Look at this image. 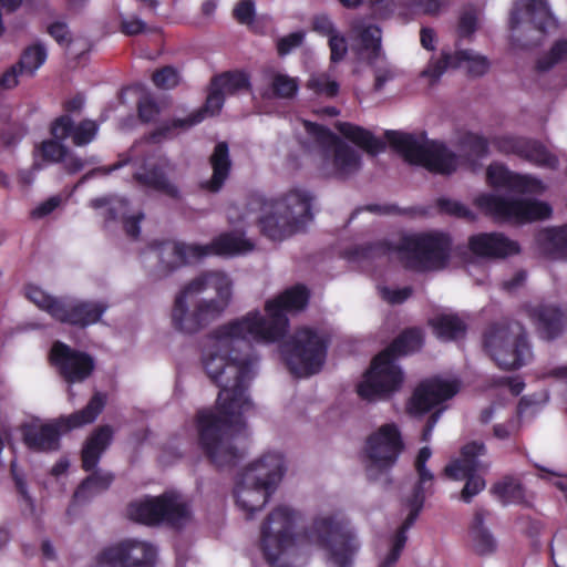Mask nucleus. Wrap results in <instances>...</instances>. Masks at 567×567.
Instances as JSON below:
<instances>
[{"instance_id": "nucleus-55", "label": "nucleus", "mask_w": 567, "mask_h": 567, "mask_svg": "<svg viewBox=\"0 0 567 567\" xmlns=\"http://www.w3.org/2000/svg\"><path fill=\"white\" fill-rule=\"evenodd\" d=\"M161 113L159 105L151 96H143L137 103V114L142 122H154Z\"/></svg>"}, {"instance_id": "nucleus-49", "label": "nucleus", "mask_w": 567, "mask_h": 567, "mask_svg": "<svg viewBox=\"0 0 567 567\" xmlns=\"http://www.w3.org/2000/svg\"><path fill=\"white\" fill-rule=\"evenodd\" d=\"M308 87L319 95L334 97L339 93L340 85L328 75L321 74L308 81Z\"/></svg>"}, {"instance_id": "nucleus-59", "label": "nucleus", "mask_w": 567, "mask_h": 567, "mask_svg": "<svg viewBox=\"0 0 567 567\" xmlns=\"http://www.w3.org/2000/svg\"><path fill=\"white\" fill-rule=\"evenodd\" d=\"M305 33L302 31H296L279 38L277 41V52L279 56L289 54L293 49L300 47L303 42Z\"/></svg>"}, {"instance_id": "nucleus-2", "label": "nucleus", "mask_w": 567, "mask_h": 567, "mask_svg": "<svg viewBox=\"0 0 567 567\" xmlns=\"http://www.w3.org/2000/svg\"><path fill=\"white\" fill-rule=\"evenodd\" d=\"M233 282L223 271H205L190 280L175 297L173 328L194 334L220 317L231 298Z\"/></svg>"}, {"instance_id": "nucleus-18", "label": "nucleus", "mask_w": 567, "mask_h": 567, "mask_svg": "<svg viewBox=\"0 0 567 567\" xmlns=\"http://www.w3.org/2000/svg\"><path fill=\"white\" fill-rule=\"evenodd\" d=\"M49 361L68 384L85 381L95 369V361L91 354L71 348L62 341L52 344Z\"/></svg>"}, {"instance_id": "nucleus-6", "label": "nucleus", "mask_w": 567, "mask_h": 567, "mask_svg": "<svg viewBox=\"0 0 567 567\" xmlns=\"http://www.w3.org/2000/svg\"><path fill=\"white\" fill-rule=\"evenodd\" d=\"M158 262L152 272L155 280L171 276L190 261L200 260L209 255L235 256L254 249V244L243 236L227 231L215 237L208 245L185 244L166 240L158 245Z\"/></svg>"}, {"instance_id": "nucleus-25", "label": "nucleus", "mask_w": 567, "mask_h": 567, "mask_svg": "<svg viewBox=\"0 0 567 567\" xmlns=\"http://www.w3.org/2000/svg\"><path fill=\"white\" fill-rule=\"evenodd\" d=\"M553 16L546 0H517L509 16V28L516 30L528 23L534 29L545 32L551 23Z\"/></svg>"}, {"instance_id": "nucleus-53", "label": "nucleus", "mask_w": 567, "mask_h": 567, "mask_svg": "<svg viewBox=\"0 0 567 567\" xmlns=\"http://www.w3.org/2000/svg\"><path fill=\"white\" fill-rule=\"evenodd\" d=\"M27 127L21 123H7L0 133L1 142L4 146H16L25 135Z\"/></svg>"}, {"instance_id": "nucleus-5", "label": "nucleus", "mask_w": 567, "mask_h": 567, "mask_svg": "<svg viewBox=\"0 0 567 567\" xmlns=\"http://www.w3.org/2000/svg\"><path fill=\"white\" fill-rule=\"evenodd\" d=\"M286 472L281 453L269 452L254 461L238 475L234 497L247 518L261 511Z\"/></svg>"}, {"instance_id": "nucleus-29", "label": "nucleus", "mask_w": 567, "mask_h": 567, "mask_svg": "<svg viewBox=\"0 0 567 567\" xmlns=\"http://www.w3.org/2000/svg\"><path fill=\"white\" fill-rule=\"evenodd\" d=\"M489 512L485 508H476L472 523L468 527V535L472 543L473 551L478 556H488L496 551L497 540L492 532L485 527V518Z\"/></svg>"}, {"instance_id": "nucleus-24", "label": "nucleus", "mask_w": 567, "mask_h": 567, "mask_svg": "<svg viewBox=\"0 0 567 567\" xmlns=\"http://www.w3.org/2000/svg\"><path fill=\"white\" fill-rule=\"evenodd\" d=\"M463 62L468 63V74L472 76H482L489 69V62L485 56L473 55L470 50H457L455 53L443 51L441 58L431 63L424 72L433 80H439L449 69L458 68Z\"/></svg>"}, {"instance_id": "nucleus-54", "label": "nucleus", "mask_w": 567, "mask_h": 567, "mask_svg": "<svg viewBox=\"0 0 567 567\" xmlns=\"http://www.w3.org/2000/svg\"><path fill=\"white\" fill-rule=\"evenodd\" d=\"M522 140L523 136L498 135L494 136L491 143L499 153L505 155L513 154L517 156Z\"/></svg>"}, {"instance_id": "nucleus-51", "label": "nucleus", "mask_w": 567, "mask_h": 567, "mask_svg": "<svg viewBox=\"0 0 567 567\" xmlns=\"http://www.w3.org/2000/svg\"><path fill=\"white\" fill-rule=\"evenodd\" d=\"M152 81L156 87L169 90L178 84L179 75L178 72L173 66L165 65L153 72Z\"/></svg>"}, {"instance_id": "nucleus-31", "label": "nucleus", "mask_w": 567, "mask_h": 567, "mask_svg": "<svg viewBox=\"0 0 567 567\" xmlns=\"http://www.w3.org/2000/svg\"><path fill=\"white\" fill-rule=\"evenodd\" d=\"M487 450L482 441H472L461 447L460 457L451 461L444 467L446 477H457L458 472H477L480 468V456H484Z\"/></svg>"}, {"instance_id": "nucleus-43", "label": "nucleus", "mask_w": 567, "mask_h": 567, "mask_svg": "<svg viewBox=\"0 0 567 567\" xmlns=\"http://www.w3.org/2000/svg\"><path fill=\"white\" fill-rule=\"evenodd\" d=\"M113 481L114 475L112 473H104L99 470H93V473L85 477L74 492V498H85L87 492L106 491Z\"/></svg>"}, {"instance_id": "nucleus-48", "label": "nucleus", "mask_w": 567, "mask_h": 567, "mask_svg": "<svg viewBox=\"0 0 567 567\" xmlns=\"http://www.w3.org/2000/svg\"><path fill=\"white\" fill-rule=\"evenodd\" d=\"M436 207L441 214L464 218L467 220L474 219V214L472 210L457 200L440 197L436 199Z\"/></svg>"}, {"instance_id": "nucleus-22", "label": "nucleus", "mask_w": 567, "mask_h": 567, "mask_svg": "<svg viewBox=\"0 0 567 567\" xmlns=\"http://www.w3.org/2000/svg\"><path fill=\"white\" fill-rule=\"evenodd\" d=\"M468 250L477 258L497 260L519 254L520 247L516 240L503 233H478L468 237Z\"/></svg>"}, {"instance_id": "nucleus-10", "label": "nucleus", "mask_w": 567, "mask_h": 567, "mask_svg": "<svg viewBox=\"0 0 567 567\" xmlns=\"http://www.w3.org/2000/svg\"><path fill=\"white\" fill-rule=\"evenodd\" d=\"M329 343L327 334L302 327L280 347V351L289 372L296 378H307L321 371Z\"/></svg>"}, {"instance_id": "nucleus-62", "label": "nucleus", "mask_w": 567, "mask_h": 567, "mask_svg": "<svg viewBox=\"0 0 567 567\" xmlns=\"http://www.w3.org/2000/svg\"><path fill=\"white\" fill-rule=\"evenodd\" d=\"M255 3L252 0H240L234 9V18L241 24H249L255 18Z\"/></svg>"}, {"instance_id": "nucleus-21", "label": "nucleus", "mask_w": 567, "mask_h": 567, "mask_svg": "<svg viewBox=\"0 0 567 567\" xmlns=\"http://www.w3.org/2000/svg\"><path fill=\"white\" fill-rule=\"evenodd\" d=\"M107 308L109 306L102 301L83 300L64 296L61 297V303L54 320L85 329L97 323Z\"/></svg>"}, {"instance_id": "nucleus-30", "label": "nucleus", "mask_w": 567, "mask_h": 567, "mask_svg": "<svg viewBox=\"0 0 567 567\" xmlns=\"http://www.w3.org/2000/svg\"><path fill=\"white\" fill-rule=\"evenodd\" d=\"M209 163L213 168L212 177L203 182L200 187L209 193H218L225 185L231 171L229 148L226 142L216 144L209 157Z\"/></svg>"}, {"instance_id": "nucleus-16", "label": "nucleus", "mask_w": 567, "mask_h": 567, "mask_svg": "<svg viewBox=\"0 0 567 567\" xmlns=\"http://www.w3.org/2000/svg\"><path fill=\"white\" fill-rule=\"evenodd\" d=\"M405 444L399 426L395 423H385L371 433L364 445L368 458L367 472L375 470L380 473L390 471L404 451Z\"/></svg>"}, {"instance_id": "nucleus-26", "label": "nucleus", "mask_w": 567, "mask_h": 567, "mask_svg": "<svg viewBox=\"0 0 567 567\" xmlns=\"http://www.w3.org/2000/svg\"><path fill=\"white\" fill-rule=\"evenodd\" d=\"M99 132V125L93 120H82L75 124L68 114L54 118L50 126L53 138L65 141L71 138L75 146H85L94 141Z\"/></svg>"}, {"instance_id": "nucleus-20", "label": "nucleus", "mask_w": 567, "mask_h": 567, "mask_svg": "<svg viewBox=\"0 0 567 567\" xmlns=\"http://www.w3.org/2000/svg\"><path fill=\"white\" fill-rule=\"evenodd\" d=\"M225 94L217 86L213 85L210 81L209 92L203 107L194 111L185 118H174L171 122L164 123L152 131L148 135V141L158 143L163 138L172 137L177 130H188L194 125L204 121L206 115H215L220 112L224 106Z\"/></svg>"}, {"instance_id": "nucleus-7", "label": "nucleus", "mask_w": 567, "mask_h": 567, "mask_svg": "<svg viewBox=\"0 0 567 567\" xmlns=\"http://www.w3.org/2000/svg\"><path fill=\"white\" fill-rule=\"evenodd\" d=\"M312 199L308 192L295 188L281 198L265 203L266 214L258 220L262 235L271 240H284L300 231L312 220Z\"/></svg>"}, {"instance_id": "nucleus-13", "label": "nucleus", "mask_w": 567, "mask_h": 567, "mask_svg": "<svg viewBox=\"0 0 567 567\" xmlns=\"http://www.w3.org/2000/svg\"><path fill=\"white\" fill-rule=\"evenodd\" d=\"M296 519L297 513L282 505L272 509L262 523L260 547L266 561L271 567H281L280 557L295 546Z\"/></svg>"}, {"instance_id": "nucleus-52", "label": "nucleus", "mask_w": 567, "mask_h": 567, "mask_svg": "<svg viewBox=\"0 0 567 567\" xmlns=\"http://www.w3.org/2000/svg\"><path fill=\"white\" fill-rule=\"evenodd\" d=\"M60 140H48L41 144V154L43 159L60 163L68 155V147L64 146Z\"/></svg>"}, {"instance_id": "nucleus-34", "label": "nucleus", "mask_w": 567, "mask_h": 567, "mask_svg": "<svg viewBox=\"0 0 567 567\" xmlns=\"http://www.w3.org/2000/svg\"><path fill=\"white\" fill-rule=\"evenodd\" d=\"M351 30L360 44L361 51L368 53L369 63H374L381 55V29L375 24L357 21L352 23Z\"/></svg>"}, {"instance_id": "nucleus-9", "label": "nucleus", "mask_w": 567, "mask_h": 567, "mask_svg": "<svg viewBox=\"0 0 567 567\" xmlns=\"http://www.w3.org/2000/svg\"><path fill=\"white\" fill-rule=\"evenodd\" d=\"M305 540L323 549L332 567H353L361 544L354 532L332 516L316 517L303 530Z\"/></svg>"}, {"instance_id": "nucleus-23", "label": "nucleus", "mask_w": 567, "mask_h": 567, "mask_svg": "<svg viewBox=\"0 0 567 567\" xmlns=\"http://www.w3.org/2000/svg\"><path fill=\"white\" fill-rule=\"evenodd\" d=\"M175 164L167 158L156 163L144 165L142 172L133 174V179L142 187L153 189L172 199L179 200L182 193L179 187L168 178V173L174 172Z\"/></svg>"}, {"instance_id": "nucleus-63", "label": "nucleus", "mask_w": 567, "mask_h": 567, "mask_svg": "<svg viewBox=\"0 0 567 567\" xmlns=\"http://www.w3.org/2000/svg\"><path fill=\"white\" fill-rule=\"evenodd\" d=\"M312 30L322 37H333L338 33L334 23L327 14H317L311 22Z\"/></svg>"}, {"instance_id": "nucleus-19", "label": "nucleus", "mask_w": 567, "mask_h": 567, "mask_svg": "<svg viewBox=\"0 0 567 567\" xmlns=\"http://www.w3.org/2000/svg\"><path fill=\"white\" fill-rule=\"evenodd\" d=\"M458 390L457 381L442 380L436 377L426 379L414 389L406 410L411 415L422 416L452 399Z\"/></svg>"}, {"instance_id": "nucleus-14", "label": "nucleus", "mask_w": 567, "mask_h": 567, "mask_svg": "<svg viewBox=\"0 0 567 567\" xmlns=\"http://www.w3.org/2000/svg\"><path fill=\"white\" fill-rule=\"evenodd\" d=\"M486 215L501 221L524 224L550 217L551 207L536 199H514L494 194H482L474 200Z\"/></svg>"}, {"instance_id": "nucleus-45", "label": "nucleus", "mask_w": 567, "mask_h": 567, "mask_svg": "<svg viewBox=\"0 0 567 567\" xmlns=\"http://www.w3.org/2000/svg\"><path fill=\"white\" fill-rule=\"evenodd\" d=\"M491 492L497 496L504 504L517 502L523 498L524 492L522 485L512 477H505L496 482Z\"/></svg>"}, {"instance_id": "nucleus-3", "label": "nucleus", "mask_w": 567, "mask_h": 567, "mask_svg": "<svg viewBox=\"0 0 567 567\" xmlns=\"http://www.w3.org/2000/svg\"><path fill=\"white\" fill-rule=\"evenodd\" d=\"M451 250L450 235L434 231L403 235L396 244L378 240L358 245L350 250V257L374 259L396 252L405 269L424 272L445 269L450 262Z\"/></svg>"}, {"instance_id": "nucleus-11", "label": "nucleus", "mask_w": 567, "mask_h": 567, "mask_svg": "<svg viewBox=\"0 0 567 567\" xmlns=\"http://www.w3.org/2000/svg\"><path fill=\"white\" fill-rule=\"evenodd\" d=\"M483 346L492 360L503 370H517L533 358L526 332L518 323H492L484 332Z\"/></svg>"}, {"instance_id": "nucleus-28", "label": "nucleus", "mask_w": 567, "mask_h": 567, "mask_svg": "<svg viewBox=\"0 0 567 567\" xmlns=\"http://www.w3.org/2000/svg\"><path fill=\"white\" fill-rule=\"evenodd\" d=\"M528 315L538 336L548 341L559 337L567 323L565 313L556 306L538 305L532 307Z\"/></svg>"}, {"instance_id": "nucleus-17", "label": "nucleus", "mask_w": 567, "mask_h": 567, "mask_svg": "<svg viewBox=\"0 0 567 567\" xmlns=\"http://www.w3.org/2000/svg\"><path fill=\"white\" fill-rule=\"evenodd\" d=\"M157 549L147 542L124 539L103 549L97 556V567H154Z\"/></svg>"}, {"instance_id": "nucleus-35", "label": "nucleus", "mask_w": 567, "mask_h": 567, "mask_svg": "<svg viewBox=\"0 0 567 567\" xmlns=\"http://www.w3.org/2000/svg\"><path fill=\"white\" fill-rule=\"evenodd\" d=\"M333 175L339 179H346L361 167L360 155L348 144L338 141L333 148Z\"/></svg>"}, {"instance_id": "nucleus-44", "label": "nucleus", "mask_w": 567, "mask_h": 567, "mask_svg": "<svg viewBox=\"0 0 567 567\" xmlns=\"http://www.w3.org/2000/svg\"><path fill=\"white\" fill-rule=\"evenodd\" d=\"M271 79V95L276 99H292L299 90L298 79L272 70L268 71Z\"/></svg>"}, {"instance_id": "nucleus-41", "label": "nucleus", "mask_w": 567, "mask_h": 567, "mask_svg": "<svg viewBox=\"0 0 567 567\" xmlns=\"http://www.w3.org/2000/svg\"><path fill=\"white\" fill-rule=\"evenodd\" d=\"M213 85L217 86L224 94H235L241 90H249L250 79L243 71H227L215 75L212 79Z\"/></svg>"}, {"instance_id": "nucleus-50", "label": "nucleus", "mask_w": 567, "mask_h": 567, "mask_svg": "<svg viewBox=\"0 0 567 567\" xmlns=\"http://www.w3.org/2000/svg\"><path fill=\"white\" fill-rule=\"evenodd\" d=\"M303 127L309 136H311L320 145L336 144L339 138L327 126L303 121Z\"/></svg>"}, {"instance_id": "nucleus-15", "label": "nucleus", "mask_w": 567, "mask_h": 567, "mask_svg": "<svg viewBox=\"0 0 567 567\" xmlns=\"http://www.w3.org/2000/svg\"><path fill=\"white\" fill-rule=\"evenodd\" d=\"M127 513L135 522L150 526L164 523L174 528H181L189 517L188 506L174 493H164L144 502L132 503Z\"/></svg>"}, {"instance_id": "nucleus-64", "label": "nucleus", "mask_w": 567, "mask_h": 567, "mask_svg": "<svg viewBox=\"0 0 567 567\" xmlns=\"http://www.w3.org/2000/svg\"><path fill=\"white\" fill-rule=\"evenodd\" d=\"M146 29V23L137 17L121 18L120 31L127 37L142 34Z\"/></svg>"}, {"instance_id": "nucleus-12", "label": "nucleus", "mask_w": 567, "mask_h": 567, "mask_svg": "<svg viewBox=\"0 0 567 567\" xmlns=\"http://www.w3.org/2000/svg\"><path fill=\"white\" fill-rule=\"evenodd\" d=\"M385 138L410 164L423 166L440 175H451L457 169L458 156L444 143L431 141L422 144L413 134L396 131H386Z\"/></svg>"}, {"instance_id": "nucleus-38", "label": "nucleus", "mask_w": 567, "mask_h": 567, "mask_svg": "<svg viewBox=\"0 0 567 567\" xmlns=\"http://www.w3.org/2000/svg\"><path fill=\"white\" fill-rule=\"evenodd\" d=\"M419 515L420 512H417V508L409 509V514L402 525L395 532L392 538L391 549L385 558L381 561L380 567H393L396 564L408 540L406 533L414 525Z\"/></svg>"}, {"instance_id": "nucleus-36", "label": "nucleus", "mask_w": 567, "mask_h": 567, "mask_svg": "<svg viewBox=\"0 0 567 567\" xmlns=\"http://www.w3.org/2000/svg\"><path fill=\"white\" fill-rule=\"evenodd\" d=\"M434 334L442 341H454L465 336L467 326L455 313H441L429 320Z\"/></svg>"}, {"instance_id": "nucleus-58", "label": "nucleus", "mask_w": 567, "mask_h": 567, "mask_svg": "<svg viewBox=\"0 0 567 567\" xmlns=\"http://www.w3.org/2000/svg\"><path fill=\"white\" fill-rule=\"evenodd\" d=\"M105 451L106 450L95 447L84 442L81 451L82 468L85 472H92L95 470Z\"/></svg>"}, {"instance_id": "nucleus-27", "label": "nucleus", "mask_w": 567, "mask_h": 567, "mask_svg": "<svg viewBox=\"0 0 567 567\" xmlns=\"http://www.w3.org/2000/svg\"><path fill=\"white\" fill-rule=\"evenodd\" d=\"M486 181L494 188H507L522 194L536 192L540 186L537 178L513 173L502 164H491L487 167Z\"/></svg>"}, {"instance_id": "nucleus-61", "label": "nucleus", "mask_w": 567, "mask_h": 567, "mask_svg": "<svg viewBox=\"0 0 567 567\" xmlns=\"http://www.w3.org/2000/svg\"><path fill=\"white\" fill-rule=\"evenodd\" d=\"M48 33L60 47L68 48L72 42L71 32L64 22H53L48 27Z\"/></svg>"}, {"instance_id": "nucleus-42", "label": "nucleus", "mask_w": 567, "mask_h": 567, "mask_svg": "<svg viewBox=\"0 0 567 567\" xmlns=\"http://www.w3.org/2000/svg\"><path fill=\"white\" fill-rule=\"evenodd\" d=\"M24 295L28 300L34 303L39 309L45 311L51 318L55 319L61 297H54L45 292L43 289L35 285H27Z\"/></svg>"}, {"instance_id": "nucleus-39", "label": "nucleus", "mask_w": 567, "mask_h": 567, "mask_svg": "<svg viewBox=\"0 0 567 567\" xmlns=\"http://www.w3.org/2000/svg\"><path fill=\"white\" fill-rule=\"evenodd\" d=\"M48 51L44 44L37 42L28 45L21 53L17 66L24 75L32 78L45 63Z\"/></svg>"}, {"instance_id": "nucleus-8", "label": "nucleus", "mask_w": 567, "mask_h": 567, "mask_svg": "<svg viewBox=\"0 0 567 567\" xmlns=\"http://www.w3.org/2000/svg\"><path fill=\"white\" fill-rule=\"evenodd\" d=\"M104 405L105 396L97 392L83 409L70 415L60 416L52 422L41 425L33 423L22 424L20 427L22 441L33 452H55L60 450L62 433L93 423L103 411Z\"/></svg>"}, {"instance_id": "nucleus-46", "label": "nucleus", "mask_w": 567, "mask_h": 567, "mask_svg": "<svg viewBox=\"0 0 567 567\" xmlns=\"http://www.w3.org/2000/svg\"><path fill=\"white\" fill-rule=\"evenodd\" d=\"M451 480H465V485L461 492L460 499L464 503H471L473 497L480 494L486 486L485 480L477 475L476 472H458L457 477H450Z\"/></svg>"}, {"instance_id": "nucleus-40", "label": "nucleus", "mask_w": 567, "mask_h": 567, "mask_svg": "<svg viewBox=\"0 0 567 567\" xmlns=\"http://www.w3.org/2000/svg\"><path fill=\"white\" fill-rule=\"evenodd\" d=\"M489 143L485 136L467 131L460 136L457 145L467 159L477 161L488 155Z\"/></svg>"}, {"instance_id": "nucleus-4", "label": "nucleus", "mask_w": 567, "mask_h": 567, "mask_svg": "<svg viewBox=\"0 0 567 567\" xmlns=\"http://www.w3.org/2000/svg\"><path fill=\"white\" fill-rule=\"evenodd\" d=\"M422 344L423 334L420 329L403 330L388 348L372 359L363 381L357 386L359 396L367 401L385 400L398 392L404 377L395 363L396 358L420 350Z\"/></svg>"}, {"instance_id": "nucleus-60", "label": "nucleus", "mask_w": 567, "mask_h": 567, "mask_svg": "<svg viewBox=\"0 0 567 567\" xmlns=\"http://www.w3.org/2000/svg\"><path fill=\"white\" fill-rule=\"evenodd\" d=\"M330 60L333 63L342 61L348 53V44L344 35L339 32L328 39Z\"/></svg>"}, {"instance_id": "nucleus-37", "label": "nucleus", "mask_w": 567, "mask_h": 567, "mask_svg": "<svg viewBox=\"0 0 567 567\" xmlns=\"http://www.w3.org/2000/svg\"><path fill=\"white\" fill-rule=\"evenodd\" d=\"M517 156L542 167L556 168L558 165L557 156L534 138L523 137Z\"/></svg>"}, {"instance_id": "nucleus-47", "label": "nucleus", "mask_w": 567, "mask_h": 567, "mask_svg": "<svg viewBox=\"0 0 567 567\" xmlns=\"http://www.w3.org/2000/svg\"><path fill=\"white\" fill-rule=\"evenodd\" d=\"M544 236L554 254L567 258V224L558 228L546 229Z\"/></svg>"}, {"instance_id": "nucleus-32", "label": "nucleus", "mask_w": 567, "mask_h": 567, "mask_svg": "<svg viewBox=\"0 0 567 567\" xmlns=\"http://www.w3.org/2000/svg\"><path fill=\"white\" fill-rule=\"evenodd\" d=\"M431 455H432V451L430 447L423 446L420 449V451L416 455L415 462H414V466H415V471L419 475V480L415 483V485L413 486L411 496L408 497L405 501V506L409 509L417 508V512H420V513H421V511L424 506V502H425L424 485L427 482H432L434 478L431 471L427 470V467H426V462L430 460Z\"/></svg>"}, {"instance_id": "nucleus-1", "label": "nucleus", "mask_w": 567, "mask_h": 567, "mask_svg": "<svg viewBox=\"0 0 567 567\" xmlns=\"http://www.w3.org/2000/svg\"><path fill=\"white\" fill-rule=\"evenodd\" d=\"M309 298L308 288L296 285L266 302V316L258 310L250 311L210 332V343L205 347L202 360L206 374L219 388L217 413L213 410L198 411L196 429L199 449L217 468L234 467L246 455L233 440L245 430L244 413L252 408L246 392L255 377L258 358L250 340H281L289 327L286 312L302 310Z\"/></svg>"}, {"instance_id": "nucleus-33", "label": "nucleus", "mask_w": 567, "mask_h": 567, "mask_svg": "<svg viewBox=\"0 0 567 567\" xmlns=\"http://www.w3.org/2000/svg\"><path fill=\"white\" fill-rule=\"evenodd\" d=\"M338 132L370 155H377L385 150V143L375 137L369 130L349 122H338Z\"/></svg>"}, {"instance_id": "nucleus-57", "label": "nucleus", "mask_w": 567, "mask_h": 567, "mask_svg": "<svg viewBox=\"0 0 567 567\" xmlns=\"http://www.w3.org/2000/svg\"><path fill=\"white\" fill-rule=\"evenodd\" d=\"M105 451L106 450L95 447L84 442L81 451L82 468L85 472H92L95 470Z\"/></svg>"}, {"instance_id": "nucleus-56", "label": "nucleus", "mask_w": 567, "mask_h": 567, "mask_svg": "<svg viewBox=\"0 0 567 567\" xmlns=\"http://www.w3.org/2000/svg\"><path fill=\"white\" fill-rule=\"evenodd\" d=\"M113 441V430L110 425H100L87 436L85 443L102 450H107Z\"/></svg>"}]
</instances>
